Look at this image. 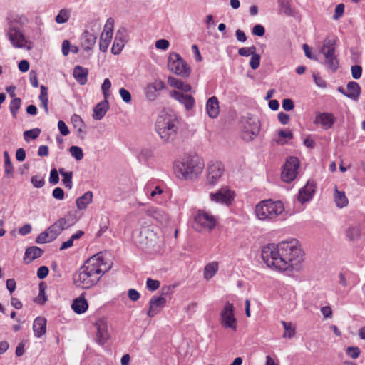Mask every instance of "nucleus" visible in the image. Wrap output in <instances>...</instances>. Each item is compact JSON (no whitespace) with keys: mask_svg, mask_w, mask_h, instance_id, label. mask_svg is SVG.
<instances>
[{"mask_svg":"<svg viewBox=\"0 0 365 365\" xmlns=\"http://www.w3.org/2000/svg\"><path fill=\"white\" fill-rule=\"evenodd\" d=\"M260 56L256 53V51L251 55V58L250 61V66L253 69L256 70L259 68L260 64Z\"/></svg>","mask_w":365,"mask_h":365,"instance_id":"49","label":"nucleus"},{"mask_svg":"<svg viewBox=\"0 0 365 365\" xmlns=\"http://www.w3.org/2000/svg\"><path fill=\"white\" fill-rule=\"evenodd\" d=\"M109 108L108 99H105L100 103H98L93 109V113L92 115L93 118L95 120H101L102 119L107 110Z\"/></svg>","mask_w":365,"mask_h":365,"instance_id":"25","label":"nucleus"},{"mask_svg":"<svg viewBox=\"0 0 365 365\" xmlns=\"http://www.w3.org/2000/svg\"><path fill=\"white\" fill-rule=\"evenodd\" d=\"M165 87L164 83L162 81H155V82L149 84L147 87V95L149 96V92L154 91L155 92L163 90Z\"/></svg>","mask_w":365,"mask_h":365,"instance_id":"42","label":"nucleus"},{"mask_svg":"<svg viewBox=\"0 0 365 365\" xmlns=\"http://www.w3.org/2000/svg\"><path fill=\"white\" fill-rule=\"evenodd\" d=\"M206 111L211 118H216L220 112L219 101L217 97L210 98L206 103Z\"/></svg>","mask_w":365,"mask_h":365,"instance_id":"22","label":"nucleus"},{"mask_svg":"<svg viewBox=\"0 0 365 365\" xmlns=\"http://www.w3.org/2000/svg\"><path fill=\"white\" fill-rule=\"evenodd\" d=\"M210 197L212 202L230 205L235 199V192L228 187H223L216 192L210 193Z\"/></svg>","mask_w":365,"mask_h":365,"instance_id":"12","label":"nucleus"},{"mask_svg":"<svg viewBox=\"0 0 365 365\" xmlns=\"http://www.w3.org/2000/svg\"><path fill=\"white\" fill-rule=\"evenodd\" d=\"M71 122L74 128L77 129L80 136L81 138H83V136L86 134V132L84 130L85 125L81 118L78 115H73L71 118Z\"/></svg>","mask_w":365,"mask_h":365,"instance_id":"34","label":"nucleus"},{"mask_svg":"<svg viewBox=\"0 0 365 365\" xmlns=\"http://www.w3.org/2000/svg\"><path fill=\"white\" fill-rule=\"evenodd\" d=\"M299 167V162L297 158L292 156L288 158L282 171V180L286 182L294 180L297 175Z\"/></svg>","mask_w":365,"mask_h":365,"instance_id":"11","label":"nucleus"},{"mask_svg":"<svg viewBox=\"0 0 365 365\" xmlns=\"http://www.w3.org/2000/svg\"><path fill=\"white\" fill-rule=\"evenodd\" d=\"M284 212V206L281 201L265 200L259 202L255 208L256 217L262 221L273 222Z\"/></svg>","mask_w":365,"mask_h":365,"instance_id":"5","label":"nucleus"},{"mask_svg":"<svg viewBox=\"0 0 365 365\" xmlns=\"http://www.w3.org/2000/svg\"><path fill=\"white\" fill-rule=\"evenodd\" d=\"M174 168L178 178L192 180L202 173L205 163L199 156L189 155L176 161Z\"/></svg>","mask_w":365,"mask_h":365,"instance_id":"4","label":"nucleus"},{"mask_svg":"<svg viewBox=\"0 0 365 365\" xmlns=\"http://www.w3.org/2000/svg\"><path fill=\"white\" fill-rule=\"evenodd\" d=\"M41 130L39 128L26 130L24 133V139L26 141H29V138L36 139L39 136Z\"/></svg>","mask_w":365,"mask_h":365,"instance_id":"46","label":"nucleus"},{"mask_svg":"<svg viewBox=\"0 0 365 365\" xmlns=\"http://www.w3.org/2000/svg\"><path fill=\"white\" fill-rule=\"evenodd\" d=\"M281 323L284 329L283 337H293L295 334V328L293 327L292 324L291 322H287L284 321H282Z\"/></svg>","mask_w":365,"mask_h":365,"instance_id":"39","label":"nucleus"},{"mask_svg":"<svg viewBox=\"0 0 365 365\" xmlns=\"http://www.w3.org/2000/svg\"><path fill=\"white\" fill-rule=\"evenodd\" d=\"M169 41L166 39H160L156 41L155 47L158 49L166 50L169 46Z\"/></svg>","mask_w":365,"mask_h":365,"instance_id":"64","label":"nucleus"},{"mask_svg":"<svg viewBox=\"0 0 365 365\" xmlns=\"http://www.w3.org/2000/svg\"><path fill=\"white\" fill-rule=\"evenodd\" d=\"M256 51V47L252 46L250 47H242L239 49L238 53L242 56H249Z\"/></svg>","mask_w":365,"mask_h":365,"instance_id":"51","label":"nucleus"},{"mask_svg":"<svg viewBox=\"0 0 365 365\" xmlns=\"http://www.w3.org/2000/svg\"><path fill=\"white\" fill-rule=\"evenodd\" d=\"M346 354L353 359H356L359 356L360 349L356 346H349L346 349Z\"/></svg>","mask_w":365,"mask_h":365,"instance_id":"54","label":"nucleus"},{"mask_svg":"<svg viewBox=\"0 0 365 365\" xmlns=\"http://www.w3.org/2000/svg\"><path fill=\"white\" fill-rule=\"evenodd\" d=\"M349 240H354L360 236V230L358 227H349L346 232Z\"/></svg>","mask_w":365,"mask_h":365,"instance_id":"48","label":"nucleus"},{"mask_svg":"<svg viewBox=\"0 0 365 365\" xmlns=\"http://www.w3.org/2000/svg\"><path fill=\"white\" fill-rule=\"evenodd\" d=\"M127 41V36L125 34V30L124 29H119L115 35V38L113 42V44L111 48V52L115 54H119Z\"/></svg>","mask_w":365,"mask_h":365,"instance_id":"17","label":"nucleus"},{"mask_svg":"<svg viewBox=\"0 0 365 365\" xmlns=\"http://www.w3.org/2000/svg\"><path fill=\"white\" fill-rule=\"evenodd\" d=\"M38 98L41 103V106L44 108L46 113L48 114V89L43 85L41 86V93H40Z\"/></svg>","mask_w":365,"mask_h":365,"instance_id":"35","label":"nucleus"},{"mask_svg":"<svg viewBox=\"0 0 365 365\" xmlns=\"http://www.w3.org/2000/svg\"><path fill=\"white\" fill-rule=\"evenodd\" d=\"M58 128L59 129L60 133L64 136L68 135L70 133L68 126L63 120L58 121Z\"/></svg>","mask_w":365,"mask_h":365,"instance_id":"62","label":"nucleus"},{"mask_svg":"<svg viewBox=\"0 0 365 365\" xmlns=\"http://www.w3.org/2000/svg\"><path fill=\"white\" fill-rule=\"evenodd\" d=\"M112 38L108 36H103V34L101 35L100 42H99V48L100 50L103 52H106L110 45V41Z\"/></svg>","mask_w":365,"mask_h":365,"instance_id":"45","label":"nucleus"},{"mask_svg":"<svg viewBox=\"0 0 365 365\" xmlns=\"http://www.w3.org/2000/svg\"><path fill=\"white\" fill-rule=\"evenodd\" d=\"M114 27V19L113 18H108L103 28V31L101 34L106 37L113 38V31Z\"/></svg>","mask_w":365,"mask_h":365,"instance_id":"38","label":"nucleus"},{"mask_svg":"<svg viewBox=\"0 0 365 365\" xmlns=\"http://www.w3.org/2000/svg\"><path fill=\"white\" fill-rule=\"evenodd\" d=\"M313 79L316 85L322 88H324L327 86L326 81L319 76L318 73H313Z\"/></svg>","mask_w":365,"mask_h":365,"instance_id":"56","label":"nucleus"},{"mask_svg":"<svg viewBox=\"0 0 365 365\" xmlns=\"http://www.w3.org/2000/svg\"><path fill=\"white\" fill-rule=\"evenodd\" d=\"M43 252V251L36 246L27 248L24 257L25 262L27 264L31 262L35 259L40 257Z\"/></svg>","mask_w":365,"mask_h":365,"instance_id":"28","label":"nucleus"},{"mask_svg":"<svg viewBox=\"0 0 365 365\" xmlns=\"http://www.w3.org/2000/svg\"><path fill=\"white\" fill-rule=\"evenodd\" d=\"M168 68L174 73L182 77H187L190 74V68L176 53L170 54L168 61Z\"/></svg>","mask_w":365,"mask_h":365,"instance_id":"10","label":"nucleus"},{"mask_svg":"<svg viewBox=\"0 0 365 365\" xmlns=\"http://www.w3.org/2000/svg\"><path fill=\"white\" fill-rule=\"evenodd\" d=\"M347 91L346 96L353 100H357L361 93V87L358 83L351 81L347 84Z\"/></svg>","mask_w":365,"mask_h":365,"instance_id":"29","label":"nucleus"},{"mask_svg":"<svg viewBox=\"0 0 365 365\" xmlns=\"http://www.w3.org/2000/svg\"><path fill=\"white\" fill-rule=\"evenodd\" d=\"M8 35L10 41L15 48H23L26 46V38L19 30L11 29Z\"/></svg>","mask_w":365,"mask_h":365,"instance_id":"20","label":"nucleus"},{"mask_svg":"<svg viewBox=\"0 0 365 365\" xmlns=\"http://www.w3.org/2000/svg\"><path fill=\"white\" fill-rule=\"evenodd\" d=\"M178 129L179 120L173 112L163 111L158 116L155 130L163 142L173 141L177 137Z\"/></svg>","mask_w":365,"mask_h":365,"instance_id":"3","label":"nucleus"},{"mask_svg":"<svg viewBox=\"0 0 365 365\" xmlns=\"http://www.w3.org/2000/svg\"><path fill=\"white\" fill-rule=\"evenodd\" d=\"M94 327L97 330L96 341L100 345H103L109 339L108 325L106 320L103 319L97 320L94 324Z\"/></svg>","mask_w":365,"mask_h":365,"instance_id":"15","label":"nucleus"},{"mask_svg":"<svg viewBox=\"0 0 365 365\" xmlns=\"http://www.w3.org/2000/svg\"><path fill=\"white\" fill-rule=\"evenodd\" d=\"M21 104V100L19 98H14L10 103L9 110L13 116V118H16L17 112L20 108Z\"/></svg>","mask_w":365,"mask_h":365,"instance_id":"40","label":"nucleus"},{"mask_svg":"<svg viewBox=\"0 0 365 365\" xmlns=\"http://www.w3.org/2000/svg\"><path fill=\"white\" fill-rule=\"evenodd\" d=\"M282 108L286 111H290L294 109V102L290 98H285L282 101Z\"/></svg>","mask_w":365,"mask_h":365,"instance_id":"58","label":"nucleus"},{"mask_svg":"<svg viewBox=\"0 0 365 365\" xmlns=\"http://www.w3.org/2000/svg\"><path fill=\"white\" fill-rule=\"evenodd\" d=\"M335 41L331 38H325L321 48V52L325 58V63L333 71H336L339 67V60L335 54Z\"/></svg>","mask_w":365,"mask_h":365,"instance_id":"9","label":"nucleus"},{"mask_svg":"<svg viewBox=\"0 0 365 365\" xmlns=\"http://www.w3.org/2000/svg\"><path fill=\"white\" fill-rule=\"evenodd\" d=\"M351 75L354 79H359L361 76L362 68L361 66L354 65L351 68Z\"/></svg>","mask_w":365,"mask_h":365,"instance_id":"57","label":"nucleus"},{"mask_svg":"<svg viewBox=\"0 0 365 365\" xmlns=\"http://www.w3.org/2000/svg\"><path fill=\"white\" fill-rule=\"evenodd\" d=\"M49 182L51 184L56 185L59 182V176L56 169L53 168L51 170Z\"/></svg>","mask_w":365,"mask_h":365,"instance_id":"60","label":"nucleus"},{"mask_svg":"<svg viewBox=\"0 0 365 365\" xmlns=\"http://www.w3.org/2000/svg\"><path fill=\"white\" fill-rule=\"evenodd\" d=\"M49 270L48 268L46 266L40 267L37 270V277L40 279H43L46 278L48 274Z\"/></svg>","mask_w":365,"mask_h":365,"instance_id":"61","label":"nucleus"},{"mask_svg":"<svg viewBox=\"0 0 365 365\" xmlns=\"http://www.w3.org/2000/svg\"><path fill=\"white\" fill-rule=\"evenodd\" d=\"M334 198L338 207L343 208L348 205L349 200L345 195V192L344 191H339L336 185L334 188Z\"/></svg>","mask_w":365,"mask_h":365,"instance_id":"30","label":"nucleus"},{"mask_svg":"<svg viewBox=\"0 0 365 365\" xmlns=\"http://www.w3.org/2000/svg\"><path fill=\"white\" fill-rule=\"evenodd\" d=\"M59 173L63 177V179H62L63 184L68 189H71L72 186H73V182H72L73 173L72 172H66V171H64V169L61 168V169H59Z\"/></svg>","mask_w":365,"mask_h":365,"instance_id":"37","label":"nucleus"},{"mask_svg":"<svg viewBox=\"0 0 365 365\" xmlns=\"http://www.w3.org/2000/svg\"><path fill=\"white\" fill-rule=\"evenodd\" d=\"M220 322L225 329L235 331L237 328V320L235 314V307L232 303L226 302L220 314Z\"/></svg>","mask_w":365,"mask_h":365,"instance_id":"8","label":"nucleus"},{"mask_svg":"<svg viewBox=\"0 0 365 365\" xmlns=\"http://www.w3.org/2000/svg\"><path fill=\"white\" fill-rule=\"evenodd\" d=\"M167 300L163 297L153 296L149 302V309L147 314L150 317H153L160 312L163 308L165 306Z\"/></svg>","mask_w":365,"mask_h":365,"instance_id":"16","label":"nucleus"},{"mask_svg":"<svg viewBox=\"0 0 365 365\" xmlns=\"http://www.w3.org/2000/svg\"><path fill=\"white\" fill-rule=\"evenodd\" d=\"M315 191V184L313 182H308L306 185L302 187L299 192L298 195V200L302 203L308 202L310 200L314 193Z\"/></svg>","mask_w":365,"mask_h":365,"instance_id":"21","label":"nucleus"},{"mask_svg":"<svg viewBox=\"0 0 365 365\" xmlns=\"http://www.w3.org/2000/svg\"><path fill=\"white\" fill-rule=\"evenodd\" d=\"M96 39L97 36L95 34L85 31L81 40V46L84 50H91L95 46Z\"/></svg>","mask_w":365,"mask_h":365,"instance_id":"26","label":"nucleus"},{"mask_svg":"<svg viewBox=\"0 0 365 365\" xmlns=\"http://www.w3.org/2000/svg\"><path fill=\"white\" fill-rule=\"evenodd\" d=\"M119 93L125 103H130L131 101V95L130 92L124 88H121L119 90Z\"/></svg>","mask_w":365,"mask_h":365,"instance_id":"59","label":"nucleus"},{"mask_svg":"<svg viewBox=\"0 0 365 365\" xmlns=\"http://www.w3.org/2000/svg\"><path fill=\"white\" fill-rule=\"evenodd\" d=\"M241 124V136L244 140L250 141L259 134L260 124L257 118H243Z\"/></svg>","mask_w":365,"mask_h":365,"instance_id":"7","label":"nucleus"},{"mask_svg":"<svg viewBox=\"0 0 365 365\" xmlns=\"http://www.w3.org/2000/svg\"><path fill=\"white\" fill-rule=\"evenodd\" d=\"M336 122V118L331 113H322L316 116L314 123L321 125L324 130L331 128Z\"/></svg>","mask_w":365,"mask_h":365,"instance_id":"19","label":"nucleus"},{"mask_svg":"<svg viewBox=\"0 0 365 365\" xmlns=\"http://www.w3.org/2000/svg\"><path fill=\"white\" fill-rule=\"evenodd\" d=\"M73 78L81 85H85L88 81V70L81 66H76L73 72Z\"/></svg>","mask_w":365,"mask_h":365,"instance_id":"27","label":"nucleus"},{"mask_svg":"<svg viewBox=\"0 0 365 365\" xmlns=\"http://www.w3.org/2000/svg\"><path fill=\"white\" fill-rule=\"evenodd\" d=\"M71 308L76 314H81L86 312L88 309V304L83 294L73 299Z\"/></svg>","mask_w":365,"mask_h":365,"instance_id":"24","label":"nucleus"},{"mask_svg":"<svg viewBox=\"0 0 365 365\" xmlns=\"http://www.w3.org/2000/svg\"><path fill=\"white\" fill-rule=\"evenodd\" d=\"M31 180L33 185L37 188L42 187L45 184L43 178L39 175L33 176Z\"/></svg>","mask_w":365,"mask_h":365,"instance_id":"55","label":"nucleus"},{"mask_svg":"<svg viewBox=\"0 0 365 365\" xmlns=\"http://www.w3.org/2000/svg\"><path fill=\"white\" fill-rule=\"evenodd\" d=\"M67 227L65 218H60L44 232L40 233L36 238L38 244L48 243L53 241Z\"/></svg>","mask_w":365,"mask_h":365,"instance_id":"6","label":"nucleus"},{"mask_svg":"<svg viewBox=\"0 0 365 365\" xmlns=\"http://www.w3.org/2000/svg\"><path fill=\"white\" fill-rule=\"evenodd\" d=\"M265 33V29L263 26L260 24L255 25L252 29V34L257 36H262Z\"/></svg>","mask_w":365,"mask_h":365,"instance_id":"63","label":"nucleus"},{"mask_svg":"<svg viewBox=\"0 0 365 365\" xmlns=\"http://www.w3.org/2000/svg\"><path fill=\"white\" fill-rule=\"evenodd\" d=\"M150 212L152 213L153 217L160 222H163L168 220L167 215L162 210H150Z\"/></svg>","mask_w":365,"mask_h":365,"instance_id":"47","label":"nucleus"},{"mask_svg":"<svg viewBox=\"0 0 365 365\" xmlns=\"http://www.w3.org/2000/svg\"><path fill=\"white\" fill-rule=\"evenodd\" d=\"M170 96L184 105L186 110L192 109L195 106V99L191 95L184 94L177 91H173Z\"/></svg>","mask_w":365,"mask_h":365,"instance_id":"18","label":"nucleus"},{"mask_svg":"<svg viewBox=\"0 0 365 365\" xmlns=\"http://www.w3.org/2000/svg\"><path fill=\"white\" fill-rule=\"evenodd\" d=\"M110 266L98 253L90 257L73 275V283L77 287L89 289L96 284Z\"/></svg>","mask_w":365,"mask_h":365,"instance_id":"2","label":"nucleus"},{"mask_svg":"<svg viewBox=\"0 0 365 365\" xmlns=\"http://www.w3.org/2000/svg\"><path fill=\"white\" fill-rule=\"evenodd\" d=\"M146 286L148 289L152 292L157 290L160 287V282L151 278H148L146 280Z\"/></svg>","mask_w":365,"mask_h":365,"instance_id":"53","label":"nucleus"},{"mask_svg":"<svg viewBox=\"0 0 365 365\" xmlns=\"http://www.w3.org/2000/svg\"><path fill=\"white\" fill-rule=\"evenodd\" d=\"M93 193L90 191L86 192L82 196L77 198L76 206L79 210L86 209L87 205L92 202Z\"/></svg>","mask_w":365,"mask_h":365,"instance_id":"33","label":"nucleus"},{"mask_svg":"<svg viewBox=\"0 0 365 365\" xmlns=\"http://www.w3.org/2000/svg\"><path fill=\"white\" fill-rule=\"evenodd\" d=\"M4 173L8 177H13L14 175V166L11 161L8 151L4 152Z\"/></svg>","mask_w":365,"mask_h":365,"instance_id":"36","label":"nucleus"},{"mask_svg":"<svg viewBox=\"0 0 365 365\" xmlns=\"http://www.w3.org/2000/svg\"><path fill=\"white\" fill-rule=\"evenodd\" d=\"M225 168L221 162L215 161L209 164L207 168V182L210 185H215L222 177Z\"/></svg>","mask_w":365,"mask_h":365,"instance_id":"14","label":"nucleus"},{"mask_svg":"<svg viewBox=\"0 0 365 365\" xmlns=\"http://www.w3.org/2000/svg\"><path fill=\"white\" fill-rule=\"evenodd\" d=\"M69 16V11L68 10L61 9L56 16L55 20L58 24H63L68 21Z\"/></svg>","mask_w":365,"mask_h":365,"instance_id":"43","label":"nucleus"},{"mask_svg":"<svg viewBox=\"0 0 365 365\" xmlns=\"http://www.w3.org/2000/svg\"><path fill=\"white\" fill-rule=\"evenodd\" d=\"M46 285L43 282L39 284V293L36 298V302L39 304H44L47 301V298L45 294Z\"/></svg>","mask_w":365,"mask_h":365,"instance_id":"41","label":"nucleus"},{"mask_svg":"<svg viewBox=\"0 0 365 365\" xmlns=\"http://www.w3.org/2000/svg\"><path fill=\"white\" fill-rule=\"evenodd\" d=\"M195 222L202 229L211 230L215 227L217 220L210 212L200 210L195 216Z\"/></svg>","mask_w":365,"mask_h":365,"instance_id":"13","label":"nucleus"},{"mask_svg":"<svg viewBox=\"0 0 365 365\" xmlns=\"http://www.w3.org/2000/svg\"><path fill=\"white\" fill-rule=\"evenodd\" d=\"M111 87V82L108 78H106L101 86L102 92L105 99H108L110 93L109 90Z\"/></svg>","mask_w":365,"mask_h":365,"instance_id":"50","label":"nucleus"},{"mask_svg":"<svg viewBox=\"0 0 365 365\" xmlns=\"http://www.w3.org/2000/svg\"><path fill=\"white\" fill-rule=\"evenodd\" d=\"M168 82L171 87L178 88L184 92H189L192 88L190 85L185 83L182 81L177 79L175 77H168Z\"/></svg>","mask_w":365,"mask_h":365,"instance_id":"31","label":"nucleus"},{"mask_svg":"<svg viewBox=\"0 0 365 365\" xmlns=\"http://www.w3.org/2000/svg\"><path fill=\"white\" fill-rule=\"evenodd\" d=\"M33 330L36 337L40 338L46 334V319L42 317H36L33 323Z\"/></svg>","mask_w":365,"mask_h":365,"instance_id":"23","label":"nucleus"},{"mask_svg":"<svg viewBox=\"0 0 365 365\" xmlns=\"http://www.w3.org/2000/svg\"><path fill=\"white\" fill-rule=\"evenodd\" d=\"M69 151L71 155L77 160H81L83 158V153L80 147L73 145L70 148Z\"/></svg>","mask_w":365,"mask_h":365,"instance_id":"44","label":"nucleus"},{"mask_svg":"<svg viewBox=\"0 0 365 365\" xmlns=\"http://www.w3.org/2000/svg\"><path fill=\"white\" fill-rule=\"evenodd\" d=\"M219 269V264L217 262H212L208 263L204 269L203 277L206 280L212 279Z\"/></svg>","mask_w":365,"mask_h":365,"instance_id":"32","label":"nucleus"},{"mask_svg":"<svg viewBox=\"0 0 365 365\" xmlns=\"http://www.w3.org/2000/svg\"><path fill=\"white\" fill-rule=\"evenodd\" d=\"M303 256L304 252L296 239L268 244L262 250V258L267 266L279 272L299 270Z\"/></svg>","mask_w":365,"mask_h":365,"instance_id":"1","label":"nucleus"},{"mask_svg":"<svg viewBox=\"0 0 365 365\" xmlns=\"http://www.w3.org/2000/svg\"><path fill=\"white\" fill-rule=\"evenodd\" d=\"M345 6L344 4H338L334 11V14L333 15V19L334 20H338L339 19L344 13Z\"/></svg>","mask_w":365,"mask_h":365,"instance_id":"52","label":"nucleus"}]
</instances>
